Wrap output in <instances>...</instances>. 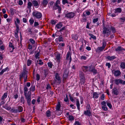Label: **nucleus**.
I'll use <instances>...</instances> for the list:
<instances>
[{"instance_id": "54", "label": "nucleus", "mask_w": 125, "mask_h": 125, "mask_svg": "<svg viewBox=\"0 0 125 125\" xmlns=\"http://www.w3.org/2000/svg\"><path fill=\"white\" fill-rule=\"evenodd\" d=\"M57 8V9H58V13H61L62 9L60 7H58Z\"/></svg>"}, {"instance_id": "12", "label": "nucleus", "mask_w": 125, "mask_h": 125, "mask_svg": "<svg viewBox=\"0 0 125 125\" xmlns=\"http://www.w3.org/2000/svg\"><path fill=\"white\" fill-rule=\"evenodd\" d=\"M32 3L34 7L37 8L39 6L40 2H39V3L37 1L34 0L32 1Z\"/></svg>"}, {"instance_id": "39", "label": "nucleus", "mask_w": 125, "mask_h": 125, "mask_svg": "<svg viewBox=\"0 0 125 125\" xmlns=\"http://www.w3.org/2000/svg\"><path fill=\"white\" fill-rule=\"evenodd\" d=\"M57 39L59 41V42H63V38L61 37V35L59 36V37Z\"/></svg>"}, {"instance_id": "41", "label": "nucleus", "mask_w": 125, "mask_h": 125, "mask_svg": "<svg viewBox=\"0 0 125 125\" xmlns=\"http://www.w3.org/2000/svg\"><path fill=\"white\" fill-rule=\"evenodd\" d=\"M31 60L29 59L28 60L27 62V65L28 66H29L31 65Z\"/></svg>"}, {"instance_id": "32", "label": "nucleus", "mask_w": 125, "mask_h": 125, "mask_svg": "<svg viewBox=\"0 0 125 125\" xmlns=\"http://www.w3.org/2000/svg\"><path fill=\"white\" fill-rule=\"evenodd\" d=\"M109 25V26H110L111 27V28H110L111 32V30H112V32L113 33H115L116 32V30L115 28L114 27H112L111 25Z\"/></svg>"}, {"instance_id": "42", "label": "nucleus", "mask_w": 125, "mask_h": 125, "mask_svg": "<svg viewBox=\"0 0 125 125\" xmlns=\"http://www.w3.org/2000/svg\"><path fill=\"white\" fill-rule=\"evenodd\" d=\"M65 45V44L64 43H60L58 45V47L61 48H62V47H64Z\"/></svg>"}, {"instance_id": "9", "label": "nucleus", "mask_w": 125, "mask_h": 125, "mask_svg": "<svg viewBox=\"0 0 125 125\" xmlns=\"http://www.w3.org/2000/svg\"><path fill=\"white\" fill-rule=\"evenodd\" d=\"M114 82L115 84L117 85H118L120 83H122L123 80L120 79H116L115 80H113L111 81L112 83Z\"/></svg>"}, {"instance_id": "7", "label": "nucleus", "mask_w": 125, "mask_h": 125, "mask_svg": "<svg viewBox=\"0 0 125 125\" xmlns=\"http://www.w3.org/2000/svg\"><path fill=\"white\" fill-rule=\"evenodd\" d=\"M28 72L26 70V68H24L23 69V72L21 74V77L25 78L26 76L28 77Z\"/></svg>"}, {"instance_id": "13", "label": "nucleus", "mask_w": 125, "mask_h": 125, "mask_svg": "<svg viewBox=\"0 0 125 125\" xmlns=\"http://www.w3.org/2000/svg\"><path fill=\"white\" fill-rule=\"evenodd\" d=\"M48 1V0H43L41 2V6H42L44 7H46L47 5Z\"/></svg>"}, {"instance_id": "35", "label": "nucleus", "mask_w": 125, "mask_h": 125, "mask_svg": "<svg viewBox=\"0 0 125 125\" xmlns=\"http://www.w3.org/2000/svg\"><path fill=\"white\" fill-rule=\"evenodd\" d=\"M45 114L47 117H50L51 116V112L49 110L46 111Z\"/></svg>"}, {"instance_id": "10", "label": "nucleus", "mask_w": 125, "mask_h": 125, "mask_svg": "<svg viewBox=\"0 0 125 125\" xmlns=\"http://www.w3.org/2000/svg\"><path fill=\"white\" fill-rule=\"evenodd\" d=\"M74 13L72 12H71L66 14H65V16L67 18H71L73 17L74 16Z\"/></svg>"}, {"instance_id": "53", "label": "nucleus", "mask_w": 125, "mask_h": 125, "mask_svg": "<svg viewBox=\"0 0 125 125\" xmlns=\"http://www.w3.org/2000/svg\"><path fill=\"white\" fill-rule=\"evenodd\" d=\"M83 44L81 46V47L79 48V50L80 51H81L83 50Z\"/></svg>"}, {"instance_id": "38", "label": "nucleus", "mask_w": 125, "mask_h": 125, "mask_svg": "<svg viewBox=\"0 0 125 125\" xmlns=\"http://www.w3.org/2000/svg\"><path fill=\"white\" fill-rule=\"evenodd\" d=\"M74 118L72 115H69V121H73L74 120Z\"/></svg>"}, {"instance_id": "37", "label": "nucleus", "mask_w": 125, "mask_h": 125, "mask_svg": "<svg viewBox=\"0 0 125 125\" xmlns=\"http://www.w3.org/2000/svg\"><path fill=\"white\" fill-rule=\"evenodd\" d=\"M35 90V86H31L30 88V91L31 92V91L34 92Z\"/></svg>"}, {"instance_id": "20", "label": "nucleus", "mask_w": 125, "mask_h": 125, "mask_svg": "<svg viewBox=\"0 0 125 125\" xmlns=\"http://www.w3.org/2000/svg\"><path fill=\"white\" fill-rule=\"evenodd\" d=\"M32 3L30 2H29L28 3L27 6V11L28 10L27 9H29L30 10V11L31 9V7L32 5Z\"/></svg>"}, {"instance_id": "30", "label": "nucleus", "mask_w": 125, "mask_h": 125, "mask_svg": "<svg viewBox=\"0 0 125 125\" xmlns=\"http://www.w3.org/2000/svg\"><path fill=\"white\" fill-rule=\"evenodd\" d=\"M17 108V110L18 111V112H22L23 110V108L21 106H18Z\"/></svg>"}, {"instance_id": "50", "label": "nucleus", "mask_w": 125, "mask_h": 125, "mask_svg": "<svg viewBox=\"0 0 125 125\" xmlns=\"http://www.w3.org/2000/svg\"><path fill=\"white\" fill-rule=\"evenodd\" d=\"M48 66L50 68H52V64L51 62H49L48 63Z\"/></svg>"}, {"instance_id": "33", "label": "nucleus", "mask_w": 125, "mask_h": 125, "mask_svg": "<svg viewBox=\"0 0 125 125\" xmlns=\"http://www.w3.org/2000/svg\"><path fill=\"white\" fill-rule=\"evenodd\" d=\"M72 38L74 40H77L78 38V36L76 34H73L72 36Z\"/></svg>"}, {"instance_id": "51", "label": "nucleus", "mask_w": 125, "mask_h": 125, "mask_svg": "<svg viewBox=\"0 0 125 125\" xmlns=\"http://www.w3.org/2000/svg\"><path fill=\"white\" fill-rule=\"evenodd\" d=\"M39 52H37L36 54L35 55V57L36 58V59H39Z\"/></svg>"}, {"instance_id": "47", "label": "nucleus", "mask_w": 125, "mask_h": 125, "mask_svg": "<svg viewBox=\"0 0 125 125\" xmlns=\"http://www.w3.org/2000/svg\"><path fill=\"white\" fill-rule=\"evenodd\" d=\"M62 3L63 4L65 5L66 3L68 4V2L67 1V0H62Z\"/></svg>"}, {"instance_id": "63", "label": "nucleus", "mask_w": 125, "mask_h": 125, "mask_svg": "<svg viewBox=\"0 0 125 125\" xmlns=\"http://www.w3.org/2000/svg\"><path fill=\"white\" fill-rule=\"evenodd\" d=\"M51 87L50 86V85L49 84H47V86L46 88V89H50L51 88Z\"/></svg>"}, {"instance_id": "64", "label": "nucleus", "mask_w": 125, "mask_h": 125, "mask_svg": "<svg viewBox=\"0 0 125 125\" xmlns=\"http://www.w3.org/2000/svg\"><path fill=\"white\" fill-rule=\"evenodd\" d=\"M106 66H108V68H110L111 66V65L109 63H107L106 64Z\"/></svg>"}, {"instance_id": "18", "label": "nucleus", "mask_w": 125, "mask_h": 125, "mask_svg": "<svg viewBox=\"0 0 125 125\" xmlns=\"http://www.w3.org/2000/svg\"><path fill=\"white\" fill-rule=\"evenodd\" d=\"M84 114L85 115H88L89 116H91V113L90 110H87L86 111H84Z\"/></svg>"}, {"instance_id": "4", "label": "nucleus", "mask_w": 125, "mask_h": 125, "mask_svg": "<svg viewBox=\"0 0 125 125\" xmlns=\"http://www.w3.org/2000/svg\"><path fill=\"white\" fill-rule=\"evenodd\" d=\"M55 78L54 80L56 82V84L59 85L61 83V79L60 77L59 76L58 73H56L55 74Z\"/></svg>"}, {"instance_id": "8", "label": "nucleus", "mask_w": 125, "mask_h": 125, "mask_svg": "<svg viewBox=\"0 0 125 125\" xmlns=\"http://www.w3.org/2000/svg\"><path fill=\"white\" fill-rule=\"evenodd\" d=\"M69 72L67 69H65L63 75V80H65L68 78Z\"/></svg>"}, {"instance_id": "52", "label": "nucleus", "mask_w": 125, "mask_h": 125, "mask_svg": "<svg viewBox=\"0 0 125 125\" xmlns=\"http://www.w3.org/2000/svg\"><path fill=\"white\" fill-rule=\"evenodd\" d=\"M31 30V28H29L28 29V32L30 34H31L32 33V32Z\"/></svg>"}, {"instance_id": "5", "label": "nucleus", "mask_w": 125, "mask_h": 125, "mask_svg": "<svg viewBox=\"0 0 125 125\" xmlns=\"http://www.w3.org/2000/svg\"><path fill=\"white\" fill-rule=\"evenodd\" d=\"M32 14L33 16L37 19H40L42 16V13L37 11H33L32 13Z\"/></svg>"}, {"instance_id": "22", "label": "nucleus", "mask_w": 125, "mask_h": 125, "mask_svg": "<svg viewBox=\"0 0 125 125\" xmlns=\"http://www.w3.org/2000/svg\"><path fill=\"white\" fill-rule=\"evenodd\" d=\"M120 67L122 69H125V62H121L120 63Z\"/></svg>"}, {"instance_id": "45", "label": "nucleus", "mask_w": 125, "mask_h": 125, "mask_svg": "<svg viewBox=\"0 0 125 125\" xmlns=\"http://www.w3.org/2000/svg\"><path fill=\"white\" fill-rule=\"evenodd\" d=\"M57 22L53 20H51V23L52 24H55Z\"/></svg>"}, {"instance_id": "34", "label": "nucleus", "mask_w": 125, "mask_h": 125, "mask_svg": "<svg viewBox=\"0 0 125 125\" xmlns=\"http://www.w3.org/2000/svg\"><path fill=\"white\" fill-rule=\"evenodd\" d=\"M7 96V94L6 93H5L2 96L1 98V100H4L5 98H6Z\"/></svg>"}, {"instance_id": "17", "label": "nucleus", "mask_w": 125, "mask_h": 125, "mask_svg": "<svg viewBox=\"0 0 125 125\" xmlns=\"http://www.w3.org/2000/svg\"><path fill=\"white\" fill-rule=\"evenodd\" d=\"M71 53H70V52H68L67 53V55H66V60H67L69 59V57H70V61L69 62H71V60H72V58H71Z\"/></svg>"}, {"instance_id": "28", "label": "nucleus", "mask_w": 125, "mask_h": 125, "mask_svg": "<svg viewBox=\"0 0 125 125\" xmlns=\"http://www.w3.org/2000/svg\"><path fill=\"white\" fill-rule=\"evenodd\" d=\"M116 57L115 56H108L107 57V59L109 60H111L115 59Z\"/></svg>"}, {"instance_id": "59", "label": "nucleus", "mask_w": 125, "mask_h": 125, "mask_svg": "<svg viewBox=\"0 0 125 125\" xmlns=\"http://www.w3.org/2000/svg\"><path fill=\"white\" fill-rule=\"evenodd\" d=\"M69 97L70 100L72 102H73L74 101V99L72 97L71 95V94L69 95Z\"/></svg>"}, {"instance_id": "49", "label": "nucleus", "mask_w": 125, "mask_h": 125, "mask_svg": "<svg viewBox=\"0 0 125 125\" xmlns=\"http://www.w3.org/2000/svg\"><path fill=\"white\" fill-rule=\"evenodd\" d=\"M29 21L30 23V24L32 25L34 23V21L33 19H31Z\"/></svg>"}, {"instance_id": "55", "label": "nucleus", "mask_w": 125, "mask_h": 125, "mask_svg": "<svg viewBox=\"0 0 125 125\" xmlns=\"http://www.w3.org/2000/svg\"><path fill=\"white\" fill-rule=\"evenodd\" d=\"M5 49V46L4 45L1 46L0 47V49L3 50Z\"/></svg>"}, {"instance_id": "61", "label": "nucleus", "mask_w": 125, "mask_h": 125, "mask_svg": "<svg viewBox=\"0 0 125 125\" xmlns=\"http://www.w3.org/2000/svg\"><path fill=\"white\" fill-rule=\"evenodd\" d=\"M36 80L37 81H39L40 79V76L38 74H37L36 75Z\"/></svg>"}, {"instance_id": "21", "label": "nucleus", "mask_w": 125, "mask_h": 125, "mask_svg": "<svg viewBox=\"0 0 125 125\" xmlns=\"http://www.w3.org/2000/svg\"><path fill=\"white\" fill-rule=\"evenodd\" d=\"M115 11L114 12L115 13H120L121 12L122 10L121 8H117L114 9Z\"/></svg>"}, {"instance_id": "19", "label": "nucleus", "mask_w": 125, "mask_h": 125, "mask_svg": "<svg viewBox=\"0 0 125 125\" xmlns=\"http://www.w3.org/2000/svg\"><path fill=\"white\" fill-rule=\"evenodd\" d=\"M81 68L82 70L84 72H85L89 70L88 69V67L87 66H83Z\"/></svg>"}, {"instance_id": "57", "label": "nucleus", "mask_w": 125, "mask_h": 125, "mask_svg": "<svg viewBox=\"0 0 125 125\" xmlns=\"http://www.w3.org/2000/svg\"><path fill=\"white\" fill-rule=\"evenodd\" d=\"M98 18L94 19L93 21V22L94 23H95L97 22L98 21Z\"/></svg>"}, {"instance_id": "11", "label": "nucleus", "mask_w": 125, "mask_h": 125, "mask_svg": "<svg viewBox=\"0 0 125 125\" xmlns=\"http://www.w3.org/2000/svg\"><path fill=\"white\" fill-rule=\"evenodd\" d=\"M112 93L115 95H117L119 94V91L116 87H114L112 89Z\"/></svg>"}, {"instance_id": "15", "label": "nucleus", "mask_w": 125, "mask_h": 125, "mask_svg": "<svg viewBox=\"0 0 125 125\" xmlns=\"http://www.w3.org/2000/svg\"><path fill=\"white\" fill-rule=\"evenodd\" d=\"M89 70L90 72H93L95 74L97 73V70L95 69L94 67L92 68L90 66L89 67Z\"/></svg>"}, {"instance_id": "31", "label": "nucleus", "mask_w": 125, "mask_h": 125, "mask_svg": "<svg viewBox=\"0 0 125 125\" xmlns=\"http://www.w3.org/2000/svg\"><path fill=\"white\" fill-rule=\"evenodd\" d=\"M28 88L26 86H25L23 89L24 95L27 94V92L28 91Z\"/></svg>"}, {"instance_id": "43", "label": "nucleus", "mask_w": 125, "mask_h": 125, "mask_svg": "<svg viewBox=\"0 0 125 125\" xmlns=\"http://www.w3.org/2000/svg\"><path fill=\"white\" fill-rule=\"evenodd\" d=\"M102 108L103 110L105 111H107L108 110L106 106H102Z\"/></svg>"}, {"instance_id": "14", "label": "nucleus", "mask_w": 125, "mask_h": 125, "mask_svg": "<svg viewBox=\"0 0 125 125\" xmlns=\"http://www.w3.org/2000/svg\"><path fill=\"white\" fill-rule=\"evenodd\" d=\"M114 73L115 76L118 77L121 75V73L119 70H117L115 71Z\"/></svg>"}, {"instance_id": "6", "label": "nucleus", "mask_w": 125, "mask_h": 125, "mask_svg": "<svg viewBox=\"0 0 125 125\" xmlns=\"http://www.w3.org/2000/svg\"><path fill=\"white\" fill-rule=\"evenodd\" d=\"M61 105L59 102H58V104H57L56 106V114L58 115H60L62 113L61 111L60 112H58L60 110Z\"/></svg>"}, {"instance_id": "24", "label": "nucleus", "mask_w": 125, "mask_h": 125, "mask_svg": "<svg viewBox=\"0 0 125 125\" xmlns=\"http://www.w3.org/2000/svg\"><path fill=\"white\" fill-rule=\"evenodd\" d=\"M123 50H125V49L123 48L121 46H119L115 49V51L117 52L121 51Z\"/></svg>"}, {"instance_id": "1", "label": "nucleus", "mask_w": 125, "mask_h": 125, "mask_svg": "<svg viewBox=\"0 0 125 125\" xmlns=\"http://www.w3.org/2000/svg\"><path fill=\"white\" fill-rule=\"evenodd\" d=\"M103 31L102 34L104 35V36H106L107 37H108L111 34V31L110 26H109V25L105 26L103 23Z\"/></svg>"}, {"instance_id": "62", "label": "nucleus", "mask_w": 125, "mask_h": 125, "mask_svg": "<svg viewBox=\"0 0 125 125\" xmlns=\"http://www.w3.org/2000/svg\"><path fill=\"white\" fill-rule=\"evenodd\" d=\"M74 125H81V124L79 122L76 121L75 122Z\"/></svg>"}, {"instance_id": "60", "label": "nucleus", "mask_w": 125, "mask_h": 125, "mask_svg": "<svg viewBox=\"0 0 125 125\" xmlns=\"http://www.w3.org/2000/svg\"><path fill=\"white\" fill-rule=\"evenodd\" d=\"M39 25V23L38 22L35 21L34 23V26L35 27H36Z\"/></svg>"}, {"instance_id": "3", "label": "nucleus", "mask_w": 125, "mask_h": 125, "mask_svg": "<svg viewBox=\"0 0 125 125\" xmlns=\"http://www.w3.org/2000/svg\"><path fill=\"white\" fill-rule=\"evenodd\" d=\"M31 92L30 91H29L27 93V94L24 95L25 97V99L27 100L28 104L29 105H30L31 104Z\"/></svg>"}, {"instance_id": "46", "label": "nucleus", "mask_w": 125, "mask_h": 125, "mask_svg": "<svg viewBox=\"0 0 125 125\" xmlns=\"http://www.w3.org/2000/svg\"><path fill=\"white\" fill-rule=\"evenodd\" d=\"M89 35L91 37V38L93 39H96V37L93 34H90Z\"/></svg>"}, {"instance_id": "40", "label": "nucleus", "mask_w": 125, "mask_h": 125, "mask_svg": "<svg viewBox=\"0 0 125 125\" xmlns=\"http://www.w3.org/2000/svg\"><path fill=\"white\" fill-rule=\"evenodd\" d=\"M44 74L45 76V77L47 76V75L48 74V71L47 70H44Z\"/></svg>"}, {"instance_id": "26", "label": "nucleus", "mask_w": 125, "mask_h": 125, "mask_svg": "<svg viewBox=\"0 0 125 125\" xmlns=\"http://www.w3.org/2000/svg\"><path fill=\"white\" fill-rule=\"evenodd\" d=\"M104 49L102 47H98L97 49L96 52H102L103 51Z\"/></svg>"}, {"instance_id": "29", "label": "nucleus", "mask_w": 125, "mask_h": 125, "mask_svg": "<svg viewBox=\"0 0 125 125\" xmlns=\"http://www.w3.org/2000/svg\"><path fill=\"white\" fill-rule=\"evenodd\" d=\"M76 105L77 106V108L80 111V103L79 102V101L78 100V99H76Z\"/></svg>"}, {"instance_id": "56", "label": "nucleus", "mask_w": 125, "mask_h": 125, "mask_svg": "<svg viewBox=\"0 0 125 125\" xmlns=\"http://www.w3.org/2000/svg\"><path fill=\"white\" fill-rule=\"evenodd\" d=\"M107 104L110 108L111 109L112 108V106L110 103L108 102L107 103Z\"/></svg>"}, {"instance_id": "58", "label": "nucleus", "mask_w": 125, "mask_h": 125, "mask_svg": "<svg viewBox=\"0 0 125 125\" xmlns=\"http://www.w3.org/2000/svg\"><path fill=\"white\" fill-rule=\"evenodd\" d=\"M24 101L25 100L24 98L23 97H21V102L24 104Z\"/></svg>"}, {"instance_id": "36", "label": "nucleus", "mask_w": 125, "mask_h": 125, "mask_svg": "<svg viewBox=\"0 0 125 125\" xmlns=\"http://www.w3.org/2000/svg\"><path fill=\"white\" fill-rule=\"evenodd\" d=\"M106 42L105 40H103V42H102V47L104 48L105 47L106 45Z\"/></svg>"}, {"instance_id": "16", "label": "nucleus", "mask_w": 125, "mask_h": 125, "mask_svg": "<svg viewBox=\"0 0 125 125\" xmlns=\"http://www.w3.org/2000/svg\"><path fill=\"white\" fill-rule=\"evenodd\" d=\"M61 55L60 53H58L56 54L55 56L56 59L57 60V61L58 63L60 62Z\"/></svg>"}, {"instance_id": "48", "label": "nucleus", "mask_w": 125, "mask_h": 125, "mask_svg": "<svg viewBox=\"0 0 125 125\" xmlns=\"http://www.w3.org/2000/svg\"><path fill=\"white\" fill-rule=\"evenodd\" d=\"M30 42L32 44H34L35 43V41L32 39L31 38L30 39Z\"/></svg>"}, {"instance_id": "25", "label": "nucleus", "mask_w": 125, "mask_h": 125, "mask_svg": "<svg viewBox=\"0 0 125 125\" xmlns=\"http://www.w3.org/2000/svg\"><path fill=\"white\" fill-rule=\"evenodd\" d=\"M9 47L10 48H12V50L11 51H10V52H12L13 50L14 49V48L12 44L10 42L9 43Z\"/></svg>"}, {"instance_id": "23", "label": "nucleus", "mask_w": 125, "mask_h": 125, "mask_svg": "<svg viewBox=\"0 0 125 125\" xmlns=\"http://www.w3.org/2000/svg\"><path fill=\"white\" fill-rule=\"evenodd\" d=\"M62 26V23L60 22L56 25V27L58 29L60 28Z\"/></svg>"}, {"instance_id": "27", "label": "nucleus", "mask_w": 125, "mask_h": 125, "mask_svg": "<svg viewBox=\"0 0 125 125\" xmlns=\"http://www.w3.org/2000/svg\"><path fill=\"white\" fill-rule=\"evenodd\" d=\"M99 94L97 92H94L93 93V98H97L99 97Z\"/></svg>"}, {"instance_id": "44", "label": "nucleus", "mask_w": 125, "mask_h": 125, "mask_svg": "<svg viewBox=\"0 0 125 125\" xmlns=\"http://www.w3.org/2000/svg\"><path fill=\"white\" fill-rule=\"evenodd\" d=\"M11 111L12 113H18V111L17 109H12L11 110Z\"/></svg>"}, {"instance_id": "2", "label": "nucleus", "mask_w": 125, "mask_h": 125, "mask_svg": "<svg viewBox=\"0 0 125 125\" xmlns=\"http://www.w3.org/2000/svg\"><path fill=\"white\" fill-rule=\"evenodd\" d=\"M79 75L80 78V83L81 85L84 84L85 80L84 74L82 72L80 71Z\"/></svg>"}]
</instances>
